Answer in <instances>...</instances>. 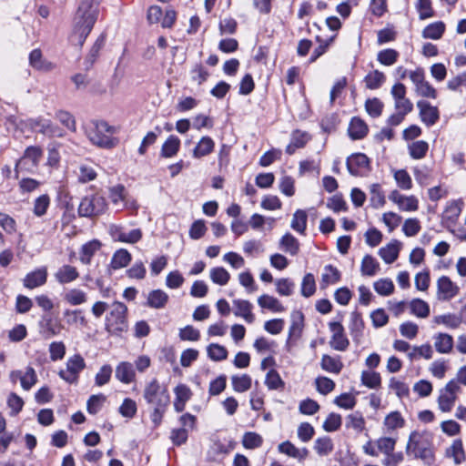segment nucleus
I'll list each match as a JSON object with an SVG mask.
<instances>
[{
  "label": "nucleus",
  "instance_id": "9b49d317",
  "mask_svg": "<svg viewBox=\"0 0 466 466\" xmlns=\"http://www.w3.org/2000/svg\"><path fill=\"white\" fill-rule=\"evenodd\" d=\"M389 199L393 202L400 211L415 212L419 209V200L413 196L400 194L398 190H392Z\"/></svg>",
  "mask_w": 466,
  "mask_h": 466
},
{
  "label": "nucleus",
  "instance_id": "680f3d73",
  "mask_svg": "<svg viewBox=\"0 0 466 466\" xmlns=\"http://www.w3.org/2000/svg\"><path fill=\"white\" fill-rule=\"evenodd\" d=\"M208 76V71L202 65H196L190 71V80L197 86L206 82Z\"/></svg>",
  "mask_w": 466,
  "mask_h": 466
},
{
  "label": "nucleus",
  "instance_id": "f3484780",
  "mask_svg": "<svg viewBox=\"0 0 466 466\" xmlns=\"http://www.w3.org/2000/svg\"><path fill=\"white\" fill-rule=\"evenodd\" d=\"M445 458L451 460L455 466L461 465L466 461V452L461 439L453 440L451 444L445 449Z\"/></svg>",
  "mask_w": 466,
  "mask_h": 466
},
{
  "label": "nucleus",
  "instance_id": "f704fd0d",
  "mask_svg": "<svg viewBox=\"0 0 466 466\" xmlns=\"http://www.w3.org/2000/svg\"><path fill=\"white\" fill-rule=\"evenodd\" d=\"M279 248L284 252L296 256L299 251V242L290 233H286L279 240Z\"/></svg>",
  "mask_w": 466,
  "mask_h": 466
},
{
  "label": "nucleus",
  "instance_id": "a19ab883",
  "mask_svg": "<svg viewBox=\"0 0 466 466\" xmlns=\"http://www.w3.org/2000/svg\"><path fill=\"white\" fill-rule=\"evenodd\" d=\"M445 27V24L441 21L431 23L423 29L422 37L438 40L442 36Z\"/></svg>",
  "mask_w": 466,
  "mask_h": 466
},
{
  "label": "nucleus",
  "instance_id": "7ed1b4c3",
  "mask_svg": "<svg viewBox=\"0 0 466 466\" xmlns=\"http://www.w3.org/2000/svg\"><path fill=\"white\" fill-rule=\"evenodd\" d=\"M407 450L416 458L423 461L425 464L431 465L434 461V452L431 443V435L427 432H411L407 444Z\"/></svg>",
  "mask_w": 466,
  "mask_h": 466
},
{
  "label": "nucleus",
  "instance_id": "8fccbe9b",
  "mask_svg": "<svg viewBox=\"0 0 466 466\" xmlns=\"http://www.w3.org/2000/svg\"><path fill=\"white\" fill-rule=\"evenodd\" d=\"M174 392L176 395L175 405L177 407L185 406L192 396L191 390L185 384H178L175 388Z\"/></svg>",
  "mask_w": 466,
  "mask_h": 466
},
{
  "label": "nucleus",
  "instance_id": "3c124183",
  "mask_svg": "<svg viewBox=\"0 0 466 466\" xmlns=\"http://www.w3.org/2000/svg\"><path fill=\"white\" fill-rule=\"evenodd\" d=\"M211 280L220 286H225L230 279V274L222 267L213 268L209 271Z\"/></svg>",
  "mask_w": 466,
  "mask_h": 466
},
{
  "label": "nucleus",
  "instance_id": "aec40b11",
  "mask_svg": "<svg viewBox=\"0 0 466 466\" xmlns=\"http://www.w3.org/2000/svg\"><path fill=\"white\" fill-rule=\"evenodd\" d=\"M369 158L366 155L356 153L347 159V167L349 172L353 176H359L369 167Z\"/></svg>",
  "mask_w": 466,
  "mask_h": 466
},
{
  "label": "nucleus",
  "instance_id": "473e14b6",
  "mask_svg": "<svg viewBox=\"0 0 466 466\" xmlns=\"http://www.w3.org/2000/svg\"><path fill=\"white\" fill-rule=\"evenodd\" d=\"M380 269V263L371 255H365L361 260L360 272L362 276L373 277Z\"/></svg>",
  "mask_w": 466,
  "mask_h": 466
},
{
  "label": "nucleus",
  "instance_id": "774afa93",
  "mask_svg": "<svg viewBox=\"0 0 466 466\" xmlns=\"http://www.w3.org/2000/svg\"><path fill=\"white\" fill-rule=\"evenodd\" d=\"M316 291V283L313 274L307 273L301 282V295L305 298L311 297Z\"/></svg>",
  "mask_w": 466,
  "mask_h": 466
},
{
  "label": "nucleus",
  "instance_id": "ea45409f",
  "mask_svg": "<svg viewBox=\"0 0 466 466\" xmlns=\"http://www.w3.org/2000/svg\"><path fill=\"white\" fill-rule=\"evenodd\" d=\"M410 313L417 318L426 319L430 315V306L429 304L420 299H413L409 303Z\"/></svg>",
  "mask_w": 466,
  "mask_h": 466
},
{
  "label": "nucleus",
  "instance_id": "2eb2a0df",
  "mask_svg": "<svg viewBox=\"0 0 466 466\" xmlns=\"http://www.w3.org/2000/svg\"><path fill=\"white\" fill-rule=\"evenodd\" d=\"M109 198L117 209L125 207L137 208L136 201L133 200L129 202V200L127 199L125 187L122 185H116L109 188Z\"/></svg>",
  "mask_w": 466,
  "mask_h": 466
},
{
  "label": "nucleus",
  "instance_id": "a211bd4d",
  "mask_svg": "<svg viewBox=\"0 0 466 466\" xmlns=\"http://www.w3.org/2000/svg\"><path fill=\"white\" fill-rule=\"evenodd\" d=\"M402 243L398 239H391L388 244L381 247L378 254L386 264H392L399 257Z\"/></svg>",
  "mask_w": 466,
  "mask_h": 466
},
{
  "label": "nucleus",
  "instance_id": "e2e57ef3",
  "mask_svg": "<svg viewBox=\"0 0 466 466\" xmlns=\"http://www.w3.org/2000/svg\"><path fill=\"white\" fill-rule=\"evenodd\" d=\"M385 81V76L379 70L370 72L365 77V84L369 89L379 88Z\"/></svg>",
  "mask_w": 466,
  "mask_h": 466
},
{
  "label": "nucleus",
  "instance_id": "dca6fc26",
  "mask_svg": "<svg viewBox=\"0 0 466 466\" xmlns=\"http://www.w3.org/2000/svg\"><path fill=\"white\" fill-rule=\"evenodd\" d=\"M438 298L441 300H450L459 292V288L449 277L442 276L437 281Z\"/></svg>",
  "mask_w": 466,
  "mask_h": 466
},
{
  "label": "nucleus",
  "instance_id": "4c0bfd02",
  "mask_svg": "<svg viewBox=\"0 0 466 466\" xmlns=\"http://www.w3.org/2000/svg\"><path fill=\"white\" fill-rule=\"evenodd\" d=\"M64 299L71 306H79L87 301V295L84 290L75 288L64 294Z\"/></svg>",
  "mask_w": 466,
  "mask_h": 466
},
{
  "label": "nucleus",
  "instance_id": "9d476101",
  "mask_svg": "<svg viewBox=\"0 0 466 466\" xmlns=\"http://www.w3.org/2000/svg\"><path fill=\"white\" fill-rule=\"evenodd\" d=\"M329 328L331 332L330 347L336 350L344 351L349 347L350 341L342 324L339 321H332L329 323Z\"/></svg>",
  "mask_w": 466,
  "mask_h": 466
},
{
  "label": "nucleus",
  "instance_id": "2f4dec72",
  "mask_svg": "<svg viewBox=\"0 0 466 466\" xmlns=\"http://www.w3.org/2000/svg\"><path fill=\"white\" fill-rule=\"evenodd\" d=\"M131 259V254L127 249L120 248L113 254L110 268L115 270L123 268L130 263Z\"/></svg>",
  "mask_w": 466,
  "mask_h": 466
},
{
  "label": "nucleus",
  "instance_id": "4468645a",
  "mask_svg": "<svg viewBox=\"0 0 466 466\" xmlns=\"http://www.w3.org/2000/svg\"><path fill=\"white\" fill-rule=\"evenodd\" d=\"M233 313L236 317L243 319L247 323L251 324L256 317L253 313V305L246 299H237L233 300Z\"/></svg>",
  "mask_w": 466,
  "mask_h": 466
},
{
  "label": "nucleus",
  "instance_id": "393cba45",
  "mask_svg": "<svg viewBox=\"0 0 466 466\" xmlns=\"http://www.w3.org/2000/svg\"><path fill=\"white\" fill-rule=\"evenodd\" d=\"M462 209V202L461 200H451L446 205L442 213V221L449 227L455 224Z\"/></svg>",
  "mask_w": 466,
  "mask_h": 466
},
{
  "label": "nucleus",
  "instance_id": "7c9ffc66",
  "mask_svg": "<svg viewBox=\"0 0 466 466\" xmlns=\"http://www.w3.org/2000/svg\"><path fill=\"white\" fill-rule=\"evenodd\" d=\"M180 148V139L176 136H169L162 145L160 155L165 158L175 157Z\"/></svg>",
  "mask_w": 466,
  "mask_h": 466
},
{
  "label": "nucleus",
  "instance_id": "c03bdc74",
  "mask_svg": "<svg viewBox=\"0 0 466 466\" xmlns=\"http://www.w3.org/2000/svg\"><path fill=\"white\" fill-rule=\"evenodd\" d=\"M167 300L168 295L161 289H155L151 291L147 297L148 305L154 309L164 308Z\"/></svg>",
  "mask_w": 466,
  "mask_h": 466
},
{
  "label": "nucleus",
  "instance_id": "338daca9",
  "mask_svg": "<svg viewBox=\"0 0 466 466\" xmlns=\"http://www.w3.org/2000/svg\"><path fill=\"white\" fill-rule=\"evenodd\" d=\"M389 388L400 399L409 395V386L404 381L396 378H391L390 380Z\"/></svg>",
  "mask_w": 466,
  "mask_h": 466
},
{
  "label": "nucleus",
  "instance_id": "ddd939ff",
  "mask_svg": "<svg viewBox=\"0 0 466 466\" xmlns=\"http://www.w3.org/2000/svg\"><path fill=\"white\" fill-rule=\"evenodd\" d=\"M417 107L420 111V120L428 127L433 126L440 118V113L436 106L429 102L420 100L417 102Z\"/></svg>",
  "mask_w": 466,
  "mask_h": 466
},
{
  "label": "nucleus",
  "instance_id": "864d4df0",
  "mask_svg": "<svg viewBox=\"0 0 466 466\" xmlns=\"http://www.w3.org/2000/svg\"><path fill=\"white\" fill-rule=\"evenodd\" d=\"M276 291L284 297H289L293 294L295 283L287 278L278 279L275 280Z\"/></svg>",
  "mask_w": 466,
  "mask_h": 466
},
{
  "label": "nucleus",
  "instance_id": "a18cd8bd",
  "mask_svg": "<svg viewBox=\"0 0 466 466\" xmlns=\"http://www.w3.org/2000/svg\"><path fill=\"white\" fill-rule=\"evenodd\" d=\"M374 290L380 296H390L395 289L393 281L389 278H381L373 283Z\"/></svg>",
  "mask_w": 466,
  "mask_h": 466
},
{
  "label": "nucleus",
  "instance_id": "a878e982",
  "mask_svg": "<svg viewBox=\"0 0 466 466\" xmlns=\"http://www.w3.org/2000/svg\"><path fill=\"white\" fill-rule=\"evenodd\" d=\"M459 390V386L454 380L447 383L445 388L441 391L439 402L441 408H449L454 404L456 393Z\"/></svg>",
  "mask_w": 466,
  "mask_h": 466
},
{
  "label": "nucleus",
  "instance_id": "72a5a7b5",
  "mask_svg": "<svg viewBox=\"0 0 466 466\" xmlns=\"http://www.w3.org/2000/svg\"><path fill=\"white\" fill-rule=\"evenodd\" d=\"M37 130L48 137H62L63 133L60 128L53 124L48 119H38L35 121V126Z\"/></svg>",
  "mask_w": 466,
  "mask_h": 466
},
{
  "label": "nucleus",
  "instance_id": "37998d69",
  "mask_svg": "<svg viewBox=\"0 0 466 466\" xmlns=\"http://www.w3.org/2000/svg\"><path fill=\"white\" fill-rule=\"evenodd\" d=\"M405 420L398 410L390 412L384 419V428L392 431L404 426Z\"/></svg>",
  "mask_w": 466,
  "mask_h": 466
},
{
  "label": "nucleus",
  "instance_id": "de8ad7c7",
  "mask_svg": "<svg viewBox=\"0 0 466 466\" xmlns=\"http://www.w3.org/2000/svg\"><path fill=\"white\" fill-rule=\"evenodd\" d=\"M307 213L302 209H298L294 214L291 220L290 227L292 229L299 234H304L307 228Z\"/></svg>",
  "mask_w": 466,
  "mask_h": 466
},
{
  "label": "nucleus",
  "instance_id": "58836bf2",
  "mask_svg": "<svg viewBox=\"0 0 466 466\" xmlns=\"http://www.w3.org/2000/svg\"><path fill=\"white\" fill-rule=\"evenodd\" d=\"M433 321L438 325L442 324L449 329H457L463 322L461 314L451 313L435 316Z\"/></svg>",
  "mask_w": 466,
  "mask_h": 466
},
{
  "label": "nucleus",
  "instance_id": "cd10ccee",
  "mask_svg": "<svg viewBox=\"0 0 466 466\" xmlns=\"http://www.w3.org/2000/svg\"><path fill=\"white\" fill-rule=\"evenodd\" d=\"M101 243L96 239L85 243L79 251V260L82 264L88 265L92 257L100 249Z\"/></svg>",
  "mask_w": 466,
  "mask_h": 466
},
{
  "label": "nucleus",
  "instance_id": "bf43d9fd",
  "mask_svg": "<svg viewBox=\"0 0 466 466\" xmlns=\"http://www.w3.org/2000/svg\"><path fill=\"white\" fill-rule=\"evenodd\" d=\"M112 372L113 370L109 364H104L101 366L95 375V384L97 387H102L107 384L111 380Z\"/></svg>",
  "mask_w": 466,
  "mask_h": 466
},
{
  "label": "nucleus",
  "instance_id": "20e7f679",
  "mask_svg": "<svg viewBox=\"0 0 466 466\" xmlns=\"http://www.w3.org/2000/svg\"><path fill=\"white\" fill-rule=\"evenodd\" d=\"M127 306L119 301H115L106 317V329L112 334H119L127 329Z\"/></svg>",
  "mask_w": 466,
  "mask_h": 466
},
{
  "label": "nucleus",
  "instance_id": "c756f323",
  "mask_svg": "<svg viewBox=\"0 0 466 466\" xmlns=\"http://www.w3.org/2000/svg\"><path fill=\"white\" fill-rule=\"evenodd\" d=\"M215 147L214 140L209 137H202L193 149V157L201 158L209 155Z\"/></svg>",
  "mask_w": 466,
  "mask_h": 466
},
{
  "label": "nucleus",
  "instance_id": "4be33fe9",
  "mask_svg": "<svg viewBox=\"0 0 466 466\" xmlns=\"http://www.w3.org/2000/svg\"><path fill=\"white\" fill-rule=\"evenodd\" d=\"M433 345L436 351L440 354H450L454 346V340L451 335L439 332L433 337Z\"/></svg>",
  "mask_w": 466,
  "mask_h": 466
},
{
  "label": "nucleus",
  "instance_id": "4d7b16f0",
  "mask_svg": "<svg viewBox=\"0 0 466 466\" xmlns=\"http://www.w3.org/2000/svg\"><path fill=\"white\" fill-rule=\"evenodd\" d=\"M314 450L319 456H327L333 451V443L330 438H318L314 442Z\"/></svg>",
  "mask_w": 466,
  "mask_h": 466
},
{
  "label": "nucleus",
  "instance_id": "79ce46f5",
  "mask_svg": "<svg viewBox=\"0 0 466 466\" xmlns=\"http://www.w3.org/2000/svg\"><path fill=\"white\" fill-rule=\"evenodd\" d=\"M291 324L289 329V338H299L304 327V316L300 311L291 313Z\"/></svg>",
  "mask_w": 466,
  "mask_h": 466
},
{
  "label": "nucleus",
  "instance_id": "39448f33",
  "mask_svg": "<svg viewBox=\"0 0 466 466\" xmlns=\"http://www.w3.org/2000/svg\"><path fill=\"white\" fill-rule=\"evenodd\" d=\"M86 368V361L79 354L69 357L66 362V369L60 370L58 376L69 384H76L78 382L79 374Z\"/></svg>",
  "mask_w": 466,
  "mask_h": 466
},
{
  "label": "nucleus",
  "instance_id": "0eeeda50",
  "mask_svg": "<svg viewBox=\"0 0 466 466\" xmlns=\"http://www.w3.org/2000/svg\"><path fill=\"white\" fill-rule=\"evenodd\" d=\"M42 149L39 147H28L24 156L17 161L15 165V172L18 175L21 171L32 172L36 167L42 158Z\"/></svg>",
  "mask_w": 466,
  "mask_h": 466
},
{
  "label": "nucleus",
  "instance_id": "f8f14e48",
  "mask_svg": "<svg viewBox=\"0 0 466 466\" xmlns=\"http://www.w3.org/2000/svg\"><path fill=\"white\" fill-rule=\"evenodd\" d=\"M9 377L13 383L19 380L25 390H29L37 381L36 372L32 367H26L25 370H13Z\"/></svg>",
  "mask_w": 466,
  "mask_h": 466
},
{
  "label": "nucleus",
  "instance_id": "bb28decb",
  "mask_svg": "<svg viewBox=\"0 0 466 466\" xmlns=\"http://www.w3.org/2000/svg\"><path fill=\"white\" fill-rule=\"evenodd\" d=\"M257 301L261 309H268L273 313H281L286 309L277 298L268 294L259 296Z\"/></svg>",
  "mask_w": 466,
  "mask_h": 466
},
{
  "label": "nucleus",
  "instance_id": "f03ea898",
  "mask_svg": "<svg viewBox=\"0 0 466 466\" xmlns=\"http://www.w3.org/2000/svg\"><path fill=\"white\" fill-rule=\"evenodd\" d=\"M88 140L101 148H112L116 145V138L113 137L116 128L105 121L93 120L84 127Z\"/></svg>",
  "mask_w": 466,
  "mask_h": 466
},
{
  "label": "nucleus",
  "instance_id": "f257e3e1",
  "mask_svg": "<svg viewBox=\"0 0 466 466\" xmlns=\"http://www.w3.org/2000/svg\"><path fill=\"white\" fill-rule=\"evenodd\" d=\"M99 0H81L75 16L70 42L81 46L90 34L98 16Z\"/></svg>",
  "mask_w": 466,
  "mask_h": 466
},
{
  "label": "nucleus",
  "instance_id": "b1692460",
  "mask_svg": "<svg viewBox=\"0 0 466 466\" xmlns=\"http://www.w3.org/2000/svg\"><path fill=\"white\" fill-rule=\"evenodd\" d=\"M55 279L62 285L71 283L78 279L79 272L74 266L66 264L61 266L54 274Z\"/></svg>",
  "mask_w": 466,
  "mask_h": 466
},
{
  "label": "nucleus",
  "instance_id": "1a4fd4ad",
  "mask_svg": "<svg viewBox=\"0 0 466 466\" xmlns=\"http://www.w3.org/2000/svg\"><path fill=\"white\" fill-rule=\"evenodd\" d=\"M109 233L115 241L135 244L142 238V231L139 228L128 229L118 225H111Z\"/></svg>",
  "mask_w": 466,
  "mask_h": 466
},
{
  "label": "nucleus",
  "instance_id": "6e6552de",
  "mask_svg": "<svg viewBox=\"0 0 466 466\" xmlns=\"http://www.w3.org/2000/svg\"><path fill=\"white\" fill-rule=\"evenodd\" d=\"M144 397L147 402L156 406H166L168 401V394L162 389L157 380H152L146 387Z\"/></svg>",
  "mask_w": 466,
  "mask_h": 466
},
{
  "label": "nucleus",
  "instance_id": "c85d7f7f",
  "mask_svg": "<svg viewBox=\"0 0 466 466\" xmlns=\"http://www.w3.org/2000/svg\"><path fill=\"white\" fill-rule=\"evenodd\" d=\"M348 133L353 140L361 139L368 133V126L360 117H353L349 125Z\"/></svg>",
  "mask_w": 466,
  "mask_h": 466
},
{
  "label": "nucleus",
  "instance_id": "13d9d810",
  "mask_svg": "<svg viewBox=\"0 0 466 466\" xmlns=\"http://www.w3.org/2000/svg\"><path fill=\"white\" fill-rule=\"evenodd\" d=\"M429 145L424 140H418L409 146V152L412 158L420 159L428 152Z\"/></svg>",
  "mask_w": 466,
  "mask_h": 466
},
{
  "label": "nucleus",
  "instance_id": "49530a36",
  "mask_svg": "<svg viewBox=\"0 0 466 466\" xmlns=\"http://www.w3.org/2000/svg\"><path fill=\"white\" fill-rule=\"evenodd\" d=\"M449 368V360L444 359H438L431 363L429 371L434 378L441 380L445 377Z\"/></svg>",
  "mask_w": 466,
  "mask_h": 466
},
{
  "label": "nucleus",
  "instance_id": "09e8293b",
  "mask_svg": "<svg viewBox=\"0 0 466 466\" xmlns=\"http://www.w3.org/2000/svg\"><path fill=\"white\" fill-rule=\"evenodd\" d=\"M321 368L330 373L338 374L340 372L343 364L338 358L329 355H323L320 362Z\"/></svg>",
  "mask_w": 466,
  "mask_h": 466
},
{
  "label": "nucleus",
  "instance_id": "0e129e2a",
  "mask_svg": "<svg viewBox=\"0 0 466 466\" xmlns=\"http://www.w3.org/2000/svg\"><path fill=\"white\" fill-rule=\"evenodd\" d=\"M370 202L376 208H381L385 204V196L379 184H372L370 187Z\"/></svg>",
  "mask_w": 466,
  "mask_h": 466
},
{
  "label": "nucleus",
  "instance_id": "603ef678",
  "mask_svg": "<svg viewBox=\"0 0 466 466\" xmlns=\"http://www.w3.org/2000/svg\"><path fill=\"white\" fill-rule=\"evenodd\" d=\"M233 389L238 392H244L251 387V377L248 374L234 375L231 378Z\"/></svg>",
  "mask_w": 466,
  "mask_h": 466
},
{
  "label": "nucleus",
  "instance_id": "e433bc0d",
  "mask_svg": "<svg viewBox=\"0 0 466 466\" xmlns=\"http://www.w3.org/2000/svg\"><path fill=\"white\" fill-rule=\"evenodd\" d=\"M29 64L32 67L41 71H50L53 69L52 63L43 58L39 49H34L29 55Z\"/></svg>",
  "mask_w": 466,
  "mask_h": 466
},
{
  "label": "nucleus",
  "instance_id": "423d86ee",
  "mask_svg": "<svg viewBox=\"0 0 466 466\" xmlns=\"http://www.w3.org/2000/svg\"><path fill=\"white\" fill-rule=\"evenodd\" d=\"M107 204L106 198L98 194L84 198L78 207L81 217L98 216L106 211Z\"/></svg>",
  "mask_w": 466,
  "mask_h": 466
},
{
  "label": "nucleus",
  "instance_id": "6e6d98bb",
  "mask_svg": "<svg viewBox=\"0 0 466 466\" xmlns=\"http://www.w3.org/2000/svg\"><path fill=\"white\" fill-rule=\"evenodd\" d=\"M399 58V53L395 49L388 48L381 50L377 55V60L383 66L394 65Z\"/></svg>",
  "mask_w": 466,
  "mask_h": 466
},
{
  "label": "nucleus",
  "instance_id": "5701e85b",
  "mask_svg": "<svg viewBox=\"0 0 466 466\" xmlns=\"http://www.w3.org/2000/svg\"><path fill=\"white\" fill-rule=\"evenodd\" d=\"M278 451L289 457L298 460L299 462L303 461L309 455V451L306 448H297L293 443L289 441H283L278 446Z\"/></svg>",
  "mask_w": 466,
  "mask_h": 466
},
{
  "label": "nucleus",
  "instance_id": "5fc2aeb1",
  "mask_svg": "<svg viewBox=\"0 0 466 466\" xmlns=\"http://www.w3.org/2000/svg\"><path fill=\"white\" fill-rule=\"evenodd\" d=\"M361 382L370 389H376L380 386L381 378L380 373L372 370H363L361 372Z\"/></svg>",
  "mask_w": 466,
  "mask_h": 466
},
{
  "label": "nucleus",
  "instance_id": "69168bd1",
  "mask_svg": "<svg viewBox=\"0 0 466 466\" xmlns=\"http://www.w3.org/2000/svg\"><path fill=\"white\" fill-rule=\"evenodd\" d=\"M207 351L208 357L215 361L224 360L228 358L227 349L217 343L210 344L208 347Z\"/></svg>",
  "mask_w": 466,
  "mask_h": 466
},
{
  "label": "nucleus",
  "instance_id": "052dcab7",
  "mask_svg": "<svg viewBox=\"0 0 466 466\" xmlns=\"http://www.w3.org/2000/svg\"><path fill=\"white\" fill-rule=\"evenodd\" d=\"M416 10L421 20L431 18L434 15V10L431 0H417L415 3Z\"/></svg>",
  "mask_w": 466,
  "mask_h": 466
},
{
  "label": "nucleus",
  "instance_id": "412c9836",
  "mask_svg": "<svg viewBox=\"0 0 466 466\" xmlns=\"http://www.w3.org/2000/svg\"><path fill=\"white\" fill-rule=\"evenodd\" d=\"M46 279L47 269L46 267H42L27 273L23 283L25 288L32 289L46 284Z\"/></svg>",
  "mask_w": 466,
  "mask_h": 466
},
{
  "label": "nucleus",
  "instance_id": "c9c22d12",
  "mask_svg": "<svg viewBox=\"0 0 466 466\" xmlns=\"http://www.w3.org/2000/svg\"><path fill=\"white\" fill-rule=\"evenodd\" d=\"M340 279V272L339 269L331 265L324 267L321 275L320 288L326 289L329 285L337 283Z\"/></svg>",
  "mask_w": 466,
  "mask_h": 466
},
{
  "label": "nucleus",
  "instance_id": "6ab92c4d",
  "mask_svg": "<svg viewBox=\"0 0 466 466\" xmlns=\"http://www.w3.org/2000/svg\"><path fill=\"white\" fill-rule=\"evenodd\" d=\"M116 379L123 384L128 385L136 381V370L128 361L119 362L115 370Z\"/></svg>",
  "mask_w": 466,
  "mask_h": 466
}]
</instances>
